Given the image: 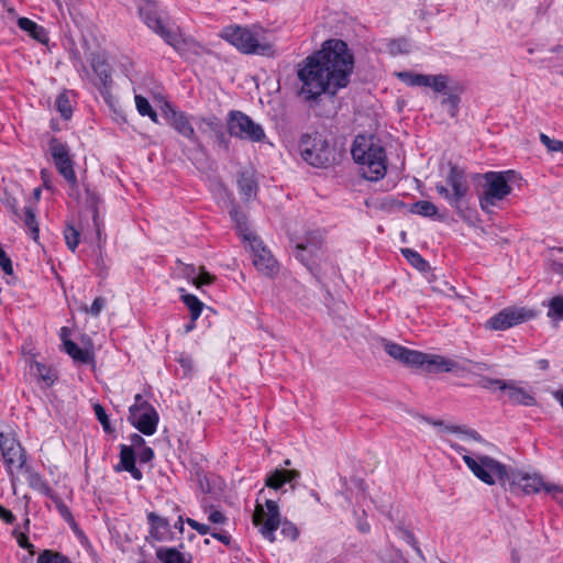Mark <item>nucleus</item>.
I'll use <instances>...</instances> for the list:
<instances>
[{"mask_svg": "<svg viewBox=\"0 0 563 563\" xmlns=\"http://www.w3.org/2000/svg\"><path fill=\"white\" fill-rule=\"evenodd\" d=\"M86 205L92 212V222L97 231L98 239L101 234V220L99 218V205L101 203L100 196L89 188L86 189Z\"/></svg>", "mask_w": 563, "mask_h": 563, "instance_id": "nucleus-33", "label": "nucleus"}, {"mask_svg": "<svg viewBox=\"0 0 563 563\" xmlns=\"http://www.w3.org/2000/svg\"><path fill=\"white\" fill-rule=\"evenodd\" d=\"M181 299L190 311V319L192 320V322H196V320L200 317L202 312L203 303L199 300L197 296L191 294L183 295Z\"/></svg>", "mask_w": 563, "mask_h": 563, "instance_id": "nucleus-39", "label": "nucleus"}, {"mask_svg": "<svg viewBox=\"0 0 563 563\" xmlns=\"http://www.w3.org/2000/svg\"><path fill=\"white\" fill-rule=\"evenodd\" d=\"M91 67L93 73L97 75L100 84V91L108 90L112 84L111 67L101 55H92Z\"/></svg>", "mask_w": 563, "mask_h": 563, "instance_id": "nucleus-24", "label": "nucleus"}, {"mask_svg": "<svg viewBox=\"0 0 563 563\" xmlns=\"http://www.w3.org/2000/svg\"><path fill=\"white\" fill-rule=\"evenodd\" d=\"M445 181L446 185L438 183L435 185V191L462 216L466 203L465 199L470 190L465 169L457 164L449 163V173L445 177Z\"/></svg>", "mask_w": 563, "mask_h": 563, "instance_id": "nucleus-5", "label": "nucleus"}, {"mask_svg": "<svg viewBox=\"0 0 563 563\" xmlns=\"http://www.w3.org/2000/svg\"><path fill=\"white\" fill-rule=\"evenodd\" d=\"M238 187L240 195L249 201L253 196L256 195L257 184L252 176L246 173H242L238 179Z\"/></svg>", "mask_w": 563, "mask_h": 563, "instance_id": "nucleus-35", "label": "nucleus"}, {"mask_svg": "<svg viewBox=\"0 0 563 563\" xmlns=\"http://www.w3.org/2000/svg\"><path fill=\"white\" fill-rule=\"evenodd\" d=\"M33 366L36 369L35 375L37 378L41 379L47 387L55 383L56 375L53 373L51 367L40 362H34Z\"/></svg>", "mask_w": 563, "mask_h": 563, "instance_id": "nucleus-42", "label": "nucleus"}, {"mask_svg": "<svg viewBox=\"0 0 563 563\" xmlns=\"http://www.w3.org/2000/svg\"><path fill=\"white\" fill-rule=\"evenodd\" d=\"M548 316L555 320H563V296L550 300Z\"/></svg>", "mask_w": 563, "mask_h": 563, "instance_id": "nucleus-49", "label": "nucleus"}, {"mask_svg": "<svg viewBox=\"0 0 563 563\" xmlns=\"http://www.w3.org/2000/svg\"><path fill=\"white\" fill-rule=\"evenodd\" d=\"M299 152L306 163L318 168L327 167L334 159L333 148L319 132L302 134Z\"/></svg>", "mask_w": 563, "mask_h": 563, "instance_id": "nucleus-6", "label": "nucleus"}, {"mask_svg": "<svg viewBox=\"0 0 563 563\" xmlns=\"http://www.w3.org/2000/svg\"><path fill=\"white\" fill-rule=\"evenodd\" d=\"M36 563H70V561L60 552L44 550L38 554Z\"/></svg>", "mask_w": 563, "mask_h": 563, "instance_id": "nucleus-43", "label": "nucleus"}, {"mask_svg": "<svg viewBox=\"0 0 563 563\" xmlns=\"http://www.w3.org/2000/svg\"><path fill=\"white\" fill-rule=\"evenodd\" d=\"M408 43L406 40H397L393 41L389 44V49L391 53H407L408 52Z\"/></svg>", "mask_w": 563, "mask_h": 563, "instance_id": "nucleus-58", "label": "nucleus"}, {"mask_svg": "<svg viewBox=\"0 0 563 563\" xmlns=\"http://www.w3.org/2000/svg\"><path fill=\"white\" fill-rule=\"evenodd\" d=\"M0 519L8 525H13L16 520L15 516L2 505H0Z\"/></svg>", "mask_w": 563, "mask_h": 563, "instance_id": "nucleus-60", "label": "nucleus"}, {"mask_svg": "<svg viewBox=\"0 0 563 563\" xmlns=\"http://www.w3.org/2000/svg\"><path fill=\"white\" fill-rule=\"evenodd\" d=\"M135 104H136L137 112L142 117H146L153 110L150 101L141 95L135 96Z\"/></svg>", "mask_w": 563, "mask_h": 563, "instance_id": "nucleus-52", "label": "nucleus"}, {"mask_svg": "<svg viewBox=\"0 0 563 563\" xmlns=\"http://www.w3.org/2000/svg\"><path fill=\"white\" fill-rule=\"evenodd\" d=\"M462 88L457 82L451 85L449 79V88L446 93H442L444 97L441 100V107L448 112L451 118H456L460 110Z\"/></svg>", "mask_w": 563, "mask_h": 563, "instance_id": "nucleus-23", "label": "nucleus"}, {"mask_svg": "<svg viewBox=\"0 0 563 563\" xmlns=\"http://www.w3.org/2000/svg\"><path fill=\"white\" fill-rule=\"evenodd\" d=\"M351 154L360 165L362 176L369 181H378L387 173V154L382 141L374 134L355 136Z\"/></svg>", "mask_w": 563, "mask_h": 563, "instance_id": "nucleus-3", "label": "nucleus"}, {"mask_svg": "<svg viewBox=\"0 0 563 563\" xmlns=\"http://www.w3.org/2000/svg\"><path fill=\"white\" fill-rule=\"evenodd\" d=\"M168 45L174 47L176 51H179L184 46V40L180 34L170 30H167L165 26L158 31L157 33Z\"/></svg>", "mask_w": 563, "mask_h": 563, "instance_id": "nucleus-45", "label": "nucleus"}, {"mask_svg": "<svg viewBox=\"0 0 563 563\" xmlns=\"http://www.w3.org/2000/svg\"><path fill=\"white\" fill-rule=\"evenodd\" d=\"M399 532H400L401 539L404 541H406L409 545H411L413 548V550L416 551V553L422 560H424L423 553H422L421 549L419 548L418 542H417L413 533L410 530L406 529V528H399Z\"/></svg>", "mask_w": 563, "mask_h": 563, "instance_id": "nucleus-50", "label": "nucleus"}, {"mask_svg": "<svg viewBox=\"0 0 563 563\" xmlns=\"http://www.w3.org/2000/svg\"><path fill=\"white\" fill-rule=\"evenodd\" d=\"M227 130L230 136L251 142H264L266 139L263 126L239 110H231L227 115Z\"/></svg>", "mask_w": 563, "mask_h": 563, "instance_id": "nucleus-9", "label": "nucleus"}, {"mask_svg": "<svg viewBox=\"0 0 563 563\" xmlns=\"http://www.w3.org/2000/svg\"><path fill=\"white\" fill-rule=\"evenodd\" d=\"M446 430L452 433H462L463 432L478 442H481L483 440L482 435L477 431H475V430H465L464 431L462 429V427H460V426H448Z\"/></svg>", "mask_w": 563, "mask_h": 563, "instance_id": "nucleus-55", "label": "nucleus"}, {"mask_svg": "<svg viewBox=\"0 0 563 563\" xmlns=\"http://www.w3.org/2000/svg\"><path fill=\"white\" fill-rule=\"evenodd\" d=\"M383 346L390 357L412 368H419V364L424 360L423 352L410 350L385 339H383Z\"/></svg>", "mask_w": 563, "mask_h": 563, "instance_id": "nucleus-17", "label": "nucleus"}, {"mask_svg": "<svg viewBox=\"0 0 563 563\" xmlns=\"http://www.w3.org/2000/svg\"><path fill=\"white\" fill-rule=\"evenodd\" d=\"M189 275L194 276V283L197 287H201L205 285H211L214 282V276L211 275L203 266L199 267V272L196 273L195 266L189 267Z\"/></svg>", "mask_w": 563, "mask_h": 563, "instance_id": "nucleus-44", "label": "nucleus"}, {"mask_svg": "<svg viewBox=\"0 0 563 563\" xmlns=\"http://www.w3.org/2000/svg\"><path fill=\"white\" fill-rule=\"evenodd\" d=\"M533 317V313L526 308L507 307L490 317L486 327L490 330L503 331L518 325Z\"/></svg>", "mask_w": 563, "mask_h": 563, "instance_id": "nucleus-15", "label": "nucleus"}, {"mask_svg": "<svg viewBox=\"0 0 563 563\" xmlns=\"http://www.w3.org/2000/svg\"><path fill=\"white\" fill-rule=\"evenodd\" d=\"M541 143L548 148L549 152H562L563 153V141L551 139L549 135L540 134Z\"/></svg>", "mask_w": 563, "mask_h": 563, "instance_id": "nucleus-51", "label": "nucleus"}, {"mask_svg": "<svg viewBox=\"0 0 563 563\" xmlns=\"http://www.w3.org/2000/svg\"><path fill=\"white\" fill-rule=\"evenodd\" d=\"M155 456L154 450L150 446H143L139 453V460L142 464L151 462Z\"/></svg>", "mask_w": 563, "mask_h": 563, "instance_id": "nucleus-57", "label": "nucleus"}, {"mask_svg": "<svg viewBox=\"0 0 563 563\" xmlns=\"http://www.w3.org/2000/svg\"><path fill=\"white\" fill-rule=\"evenodd\" d=\"M119 457L120 461L114 466L115 472H129L135 481H141L143 478V473L136 467V455L131 446L121 444Z\"/></svg>", "mask_w": 563, "mask_h": 563, "instance_id": "nucleus-18", "label": "nucleus"}, {"mask_svg": "<svg viewBox=\"0 0 563 563\" xmlns=\"http://www.w3.org/2000/svg\"><path fill=\"white\" fill-rule=\"evenodd\" d=\"M401 254L419 272H427L430 268L429 263L417 251L401 249Z\"/></svg>", "mask_w": 563, "mask_h": 563, "instance_id": "nucleus-38", "label": "nucleus"}, {"mask_svg": "<svg viewBox=\"0 0 563 563\" xmlns=\"http://www.w3.org/2000/svg\"><path fill=\"white\" fill-rule=\"evenodd\" d=\"M13 534L15 536L16 538V541L19 543V545L23 549H29L31 547H33L30 542H29V539L26 537L25 533L23 532H18L16 530L13 531Z\"/></svg>", "mask_w": 563, "mask_h": 563, "instance_id": "nucleus-61", "label": "nucleus"}, {"mask_svg": "<svg viewBox=\"0 0 563 563\" xmlns=\"http://www.w3.org/2000/svg\"><path fill=\"white\" fill-rule=\"evenodd\" d=\"M483 177L486 183L483 194L479 196V206L482 210L488 211L489 207L495 206L497 201L505 199L511 192L508 183L515 177V172H487Z\"/></svg>", "mask_w": 563, "mask_h": 563, "instance_id": "nucleus-7", "label": "nucleus"}, {"mask_svg": "<svg viewBox=\"0 0 563 563\" xmlns=\"http://www.w3.org/2000/svg\"><path fill=\"white\" fill-rule=\"evenodd\" d=\"M396 77L409 87H429L438 93H446L449 88V76L443 74L424 75L405 70L396 73Z\"/></svg>", "mask_w": 563, "mask_h": 563, "instance_id": "nucleus-14", "label": "nucleus"}, {"mask_svg": "<svg viewBox=\"0 0 563 563\" xmlns=\"http://www.w3.org/2000/svg\"><path fill=\"white\" fill-rule=\"evenodd\" d=\"M300 477V473L296 470L276 468L267 474L265 478V486L278 490L285 484L289 483L291 489H295L294 482Z\"/></svg>", "mask_w": 563, "mask_h": 563, "instance_id": "nucleus-21", "label": "nucleus"}, {"mask_svg": "<svg viewBox=\"0 0 563 563\" xmlns=\"http://www.w3.org/2000/svg\"><path fill=\"white\" fill-rule=\"evenodd\" d=\"M409 210L411 213L419 214L424 218H441V216L438 214V207L428 200H419L412 203Z\"/></svg>", "mask_w": 563, "mask_h": 563, "instance_id": "nucleus-36", "label": "nucleus"}, {"mask_svg": "<svg viewBox=\"0 0 563 563\" xmlns=\"http://www.w3.org/2000/svg\"><path fill=\"white\" fill-rule=\"evenodd\" d=\"M150 525V536L156 541H165L172 536L170 525L167 518L161 517L156 512L147 514Z\"/></svg>", "mask_w": 563, "mask_h": 563, "instance_id": "nucleus-22", "label": "nucleus"}, {"mask_svg": "<svg viewBox=\"0 0 563 563\" xmlns=\"http://www.w3.org/2000/svg\"><path fill=\"white\" fill-rule=\"evenodd\" d=\"M253 252V264L257 271L265 275H273L277 272V262L258 236H252L249 241Z\"/></svg>", "mask_w": 563, "mask_h": 563, "instance_id": "nucleus-16", "label": "nucleus"}, {"mask_svg": "<svg viewBox=\"0 0 563 563\" xmlns=\"http://www.w3.org/2000/svg\"><path fill=\"white\" fill-rule=\"evenodd\" d=\"M49 499L55 504L56 509L58 510L62 518L74 528H77L74 516L63 499L56 493L53 495V497H49Z\"/></svg>", "mask_w": 563, "mask_h": 563, "instance_id": "nucleus-41", "label": "nucleus"}, {"mask_svg": "<svg viewBox=\"0 0 563 563\" xmlns=\"http://www.w3.org/2000/svg\"><path fill=\"white\" fill-rule=\"evenodd\" d=\"M55 107L64 120H69L71 118L73 108L67 91H63L57 96Z\"/></svg>", "mask_w": 563, "mask_h": 563, "instance_id": "nucleus-40", "label": "nucleus"}, {"mask_svg": "<svg viewBox=\"0 0 563 563\" xmlns=\"http://www.w3.org/2000/svg\"><path fill=\"white\" fill-rule=\"evenodd\" d=\"M20 220L23 221L24 227L26 229L27 234L30 238L37 242L40 238V228H38V221L36 219V209L33 206H25L23 211L21 212L20 217H18Z\"/></svg>", "mask_w": 563, "mask_h": 563, "instance_id": "nucleus-29", "label": "nucleus"}, {"mask_svg": "<svg viewBox=\"0 0 563 563\" xmlns=\"http://www.w3.org/2000/svg\"><path fill=\"white\" fill-rule=\"evenodd\" d=\"M213 530L210 528V526L208 525H205V523H200V525H197V532L200 534V536H207V534H210V532H212Z\"/></svg>", "mask_w": 563, "mask_h": 563, "instance_id": "nucleus-63", "label": "nucleus"}, {"mask_svg": "<svg viewBox=\"0 0 563 563\" xmlns=\"http://www.w3.org/2000/svg\"><path fill=\"white\" fill-rule=\"evenodd\" d=\"M210 536L220 541L221 543H223L224 545L230 548L232 547V538L227 531H217L216 529H213V531L210 532Z\"/></svg>", "mask_w": 563, "mask_h": 563, "instance_id": "nucleus-56", "label": "nucleus"}, {"mask_svg": "<svg viewBox=\"0 0 563 563\" xmlns=\"http://www.w3.org/2000/svg\"><path fill=\"white\" fill-rule=\"evenodd\" d=\"M202 122L212 132L214 145L223 152L229 153L231 136L228 132L224 131L222 121L218 117L211 115L203 118Z\"/></svg>", "mask_w": 563, "mask_h": 563, "instance_id": "nucleus-20", "label": "nucleus"}, {"mask_svg": "<svg viewBox=\"0 0 563 563\" xmlns=\"http://www.w3.org/2000/svg\"><path fill=\"white\" fill-rule=\"evenodd\" d=\"M299 245H302L306 250L309 251V254H313L317 257L322 250V238L318 232H309L305 236V241L299 242Z\"/></svg>", "mask_w": 563, "mask_h": 563, "instance_id": "nucleus-37", "label": "nucleus"}, {"mask_svg": "<svg viewBox=\"0 0 563 563\" xmlns=\"http://www.w3.org/2000/svg\"><path fill=\"white\" fill-rule=\"evenodd\" d=\"M463 461L472 473L483 483L494 485L499 483L505 486L509 484L514 493L537 494L541 489L553 496L563 489L554 484H547L539 475H530L519 470L508 468L504 463L489 455H479L474 459L463 455Z\"/></svg>", "mask_w": 563, "mask_h": 563, "instance_id": "nucleus-2", "label": "nucleus"}, {"mask_svg": "<svg viewBox=\"0 0 563 563\" xmlns=\"http://www.w3.org/2000/svg\"><path fill=\"white\" fill-rule=\"evenodd\" d=\"M507 393L508 399L511 404L522 406L536 405V398L526 389L518 387L514 382H508V387L504 389Z\"/></svg>", "mask_w": 563, "mask_h": 563, "instance_id": "nucleus-27", "label": "nucleus"}, {"mask_svg": "<svg viewBox=\"0 0 563 563\" xmlns=\"http://www.w3.org/2000/svg\"><path fill=\"white\" fill-rule=\"evenodd\" d=\"M130 442H131V448H143L145 445V440L142 435H140L139 433H132L130 435Z\"/></svg>", "mask_w": 563, "mask_h": 563, "instance_id": "nucleus-62", "label": "nucleus"}, {"mask_svg": "<svg viewBox=\"0 0 563 563\" xmlns=\"http://www.w3.org/2000/svg\"><path fill=\"white\" fill-rule=\"evenodd\" d=\"M552 269L555 274L562 277L563 279V263L561 262H554L552 265Z\"/></svg>", "mask_w": 563, "mask_h": 563, "instance_id": "nucleus-64", "label": "nucleus"}, {"mask_svg": "<svg viewBox=\"0 0 563 563\" xmlns=\"http://www.w3.org/2000/svg\"><path fill=\"white\" fill-rule=\"evenodd\" d=\"M220 36L244 54L269 55L272 53V46L260 43L257 34L246 26H225Z\"/></svg>", "mask_w": 563, "mask_h": 563, "instance_id": "nucleus-8", "label": "nucleus"}, {"mask_svg": "<svg viewBox=\"0 0 563 563\" xmlns=\"http://www.w3.org/2000/svg\"><path fill=\"white\" fill-rule=\"evenodd\" d=\"M64 238L67 247L75 252L80 242V232L75 227L67 224L64 230Z\"/></svg>", "mask_w": 563, "mask_h": 563, "instance_id": "nucleus-47", "label": "nucleus"}, {"mask_svg": "<svg viewBox=\"0 0 563 563\" xmlns=\"http://www.w3.org/2000/svg\"><path fill=\"white\" fill-rule=\"evenodd\" d=\"M48 148L59 175L69 184L71 189H76L78 187V179L68 145L59 139L52 136L48 141Z\"/></svg>", "mask_w": 563, "mask_h": 563, "instance_id": "nucleus-12", "label": "nucleus"}, {"mask_svg": "<svg viewBox=\"0 0 563 563\" xmlns=\"http://www.w3.org/2000/svg\"><path fill=\"white\" fill-rule=\"evenodd\" d=\"M93 411H95L97 420L102 426L103 431L106 433H109V434L113 433L114 432V428L112 427V424L110 422V419H109V417H108L103 406H101L100 404L96 402L93 405Z\"/></svg>", "mask_w": 563, "mask_h": 563, "instance_id": "nucleus-46", "label": "nucleus"}, {"mask_svg": "<svg viewBox=\"0 0 563 563\" xmlns=\"http://www.w3.org/2000/svg\"><path fill=\"white\" fill-rule=\"evenodd\" d=\"M0 453L9 475L13 474L14 467L21 471L26 464V451L12 430L0 429Z\"/></svg>", "mask_w": 563, "mask_h": 563, "instance_id": "nucleus-11", "label": "nucleus"}, {"mask_svg": "<svg viewBox=\"0 0 563 563\" xmlns=\"http://www.w3.org/2000/svg\"><path fill=\"white\" fill-rule=\"evenodd\" d=\"M477 385L484 389H499L503 390L508 387V382L499 379V378H492L487 376H482L477 383Z\"/></svg>", "mask_w": 563, "mask_h": 563, "instance_id": "nucleus-48", "label": "nucleus"}, {"mask_svg": "<svg viewBox=\"0 0 563 563\" xmlns=\"http://www.w3.org/2000/svg\"><path fill=\"white\" fill-rule=\"evenodd\" d=\"M64 351L79 364H89L95 361V354L88 349H81L73 340H64Z\"/></svg>", "mask_w": 563, "mask_h": 563, "instance_id": "nucleus-28", "label": "nucleus"}, {"mask_svg": "<svg viewBox=\"0 0 563 563\" xmlns=\"http://www.w3.org/2000/svg\"><path fill=\"white\" fill-rule=\"evenodd\" d=\"M18 26L41 44H47L49 41L46 29L29 18H19Z\"/></svg>", "mask_w": 563, "mask_h": 563, "instance_id": "nucleus-26", "label": "nucleus"}, {"mask_svg": "<svg viewBox=\"0 0 563 563\" xmlns=\"http://www.w3.org/2000/svg\"><path fill=\"white\" fill-rule=\"evenodd\" d=\"M229 214L231 220L235 223L238 232L243 236L244 240L250 241L252 236H255L249 231L246 214L238 205H232Z\"/></svg>", "mask_w": 563, "mask_h": 563, "instance_id": "nucleus-31", "label": "nucleus"}, {"mask_svg": "<svg viewBox=\"0 0 563 563\" xmlns=\"http://www.w3.org/2000/svg\"><path fill=\"white\" fill-rule=\"evenodd\" d=\"M295 257L302 263L314 277L319 279L318 275V265L316 264L317 256L313 254H309V251L302 247V245L296 244V251L294 253Z\"/></svg>", "mask_w": 563, "mask_h": 563, "instance_id": "nucleus-34", "label": "nucleus"}, {"mask_svg": "<svg viewBox=\"0 0 563 563\" xmlns=\"http://www.w3.org/2000/svg\"><path fill=\"white\" fill-rule=\"evenodd\" d=\"M156 558L162 563H192L191 554L188 556L176 548L159 547L156 549Z\"/></svg>", "mask_w": 563, "mask_h": 563, "instance_id": "nucleus-30", "label": "nucleus"}, {"mask_svg": "<svg viewBox=\"0 0 563 563\" xmlns=\"http://www.w3.org/2000/svg\"><path fill=\"white\" fill-rule=\"evenodd\" d=\"M265 507L266 510L262 505L257 504L253 514V525L258 528V532L263 538L269 542H274L276 540L275 532L280 527V533L285 538L291 541L297 540L299 529L288 519H282L277 501L266 499Z\"/></svg>", "mask_w": 563, "mask_h": 563, "instance_id": "nucleus-4", "label": "nucleus"}, {"mask_svg": "<svg viewBox=\"0 0 563 563\" xmlns=\"http://www.w3.org/2000/svg\"><path fill=\"white\" fill-rule=\"evenodd\" d=\"M457 367V363L453 360L428 353H424V360L419 364V368L428 373H449L455 371Z\"/></svg>", "mask_w": 563, "mask_h": 563, "instance_id": "nucleus-19", "label": "nucleus"}, {"mask_svg": "<svg viewBox=\"0 0 563 563\" xmlns=\"http://www.w3.org/2000/svg\"><path fill=\"white\" fill-rule=\"evenodd\" d=\"M106 306V299L103 297H96L90 308H86V311L91 313L93 317H98Z\"/></svg>", "mask_w": 563, "mask_h": 563, "instance_id": "nucleus-54", "label": "nucleus"}, {"mask_svg": "<svg viewBox=\"0 0 563 563\" xmlns=\"http://www.w3.org/2000/svg\"><path fill=\"white\" fill-rule=\"evenodd\" d=\"M139 12L144 23L156 34L164 27L162 19L153 4L147 3L141 7Z\"/></svg>", "mask_w": 563, "mask_h": 563, "instance_id": "nucleus-32", "label": "nucleus"}, {"mask_svg": "<svg viewBox=\"0 0 563 563\" xmlns=\"http://www.w3.org/2000/svg\"><path fill=\"white\" fill-rule=\"evenodd\" d=\"M405 207V203L398 199L386 197L380 201V209L385 211H395Z\"/></svg>", "mask_w": 563, "mask_h": 563, "instance_id": "nucleus-53", "label": "nucleus"}, {"mask_svg": "<svg viewBox=\"0 0 563 563\" xmlns=\"http://www.w3.org/2000/svg\"><path fill=\"white\" fill-rule=\"evenodd\" d=\"M355 58L347 43L330 38L321 48L298 64L297 76L302 82L300 93L308 101H317L321 95L334 97L350 84Z\"/></svg>", "mask_w": 563, "mask_h": 563, "instance_id": "nucleus-1", "label": "nucleus"}, {"mask_svg": "<svg viewBox=\"0 0 563 563\" xmlns=\"http://www.w3.org/2000/svg\"><path fill=\"white\" fill-rule=\"evenodd\" d=\"M22 470L24 471L26 482L32 489L37 490L38 493L48 498L53 497L55 492L51 488L47 481L42 476V474L36 472L33 467L27 466L26 464Z\"/></svg>", "mask_w": 563, "mask_h": 563, "instance_id": "nucleus-25", "label": "nucleus"}, {"mask_svg": "<svg viewBox=\"0 0 563 563\" xmlns=\"http://www.w3.org/2000/svg\"><path fill=\"white\" fill-rule=\"evenodd\" d=\"M163 117L166 122L180 135L194 143L196 150L200 153L206 152L205 145L196 135L195 129L188 120L185 112L177 110L174 106L166 102L162 108Z\"/></svg>", "mask_w": 563, "mask_h": 563, "instance_id": "nucleus-13", "label": "nucleus"}, {"mask_svg": "<svg viewBox=\"0 0 563 563\" xmlns=\"http://www.w3.org/2000/svg\"><path fill=\"white\" fill-rule=\"evenodd\" d=\"M128 421L144 435H153L157 430L159 416L141 394H136L134 404L129 408Z\"/></svg>", "mask_w": 563, "mask_h": 563, "instance_id": "nucleus-10", "label": "nucleus"}, {"mask_svg": "<svg viewBox=\"0 0 563 563\" xmlns=\"http://www.w3.org/2000/svg\"><path fill=\"white\" fill-rule=\"evenodd\" d=\"M208 520L212 523L223 525L228 521V518L220 510L211 508Z\"/></svg>", "mask_w": 563, "mask_h": 563, "instance_id": "nucleus-59", "label": "nucleus"}]
</instances>
